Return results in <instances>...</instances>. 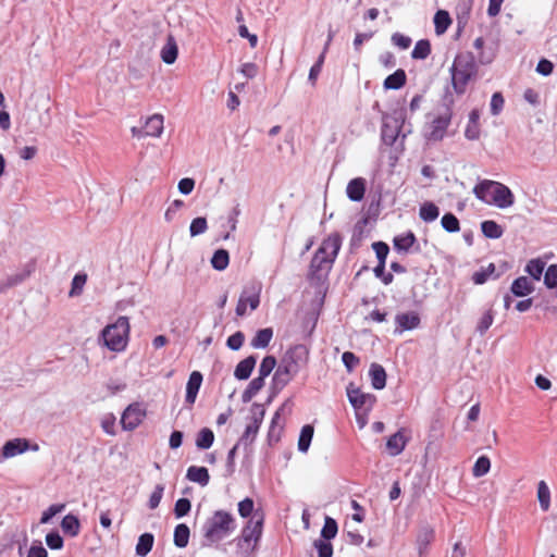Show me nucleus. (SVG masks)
I'll list each match as a JSON object with an SVG mask.
<instances>
[{
	"label": "nucleus",
	"instance_id": "obj_22",
	"mask_svg": "<svg viewBox=\"0 0 557 557\" xmlns=\"http://www.w3.org/2000/svg\"><path fill=\"white\" fill-rule=\"evenodd\" d=\"M61 529L64 534L70 535L71 537L77 536L81 531L79 519L73 513H67L61 521Z\"/></svg>",
	"mask_w": 557,
	"mask_h": 557
},
{
	"label": "nucleus",
	"instance_id": "obj_31",
	"mask_svg": "<svg viewBox=\"0 0 557 557\" xmlns=\"http://www.w3.org/2000/svg\"><path fill=\"white\" fill-rule=\"evenodd\" d=\"M434 540V530L430 527H424L419 531L417 536V546L419 555L422 556L426 553L428 546Z\"/></svg>",
	"mask_w": 557,
	"mask_h": 557
},
{
	"label": "nucleus",
	"instance_id": "obj_43",
	"mask_svg": "<svg viewBox=\"0 0 557 557\" xmlns=\"http://www.w3.org/2000/svg\"><path fill=\"white\" fill-rule=\"evenodd\" d=\"M431 53V44L428 39H420L417 41L411 58L414 60H425Z\"/></svg>",
	"mask_w": 557,
	"mask_h": 557
},
{
	"label": "nucleus",
	"instance_id": "obj_59",
	"mask_svg": "<svg viewBox=\"0 0 557 557\" xmlns=\"http://www.w3.org/2000/svg\"><path fill=\"white\" fill-rule=\"evenodd\" d=\"M87 280V275L84 273H77L72 280V287L70 290V296H77L82 293L83 286L85 285Z\"/></svg>",
	"mask_w": 557,
	"mask_h": 557
},
{
	"label": "nucleus",
	"instance_id": "obj_8",
	"mask_svg": "<svg viewBox=\"0 0 557 557\" xmlns=\"http://www.w3.org/2000/svg\"><path fill=\"white\" fill-rule=\"evenodd\" d=\"M264 517L262 512L256 511L252 517L247 521L242 530L240 536L235 539L238 548H244V545H249L251 542L257 544L262 535Z\"/></svg>",
	"mask_w": 557,
	"mask_h": 557
},
{
	"label": "nucleus",
	"instance_id": "obj_51",
	"mask_svg": "<svg viewBox=\"0 0 557 557\" xmlns=\"http://www.w3.org/2000/svg\"><path fill=\"white\" fill-rule=\"evenodd\" d=\"M208 230V222L205 216H197L193 219L189 225V234L191 237L199 236Z\"/></svg>",
	"mask_w": 557,
	"mask_h": 557
},
{
	"label": "nucleus",
	"instance_id": "obj_26",
	"mask_svg": "<svg viewBox=\"0 0 557 557\" xmlns=\"http://www.w3.org/2000/svg\"><path fill=\"white\" fill-rule=\"evenodd\" d=\"M154 536L152 533H143L137 541L135 552L139 557H146L152 549Z\"/></svg>",
	"mask_w": 557,
	"mask_h": 557
},
{
	"label": "nucleus",
	"instance_id": "obj_63",
	"mask_svg": "<svg viewBox=\"0 0 557 557\" xmlns=\"http://www.w3.org/2000/svg\"><path fill=\"white\" fill-rule=\"evenodd\" d=\"M504 103H505V100H504L503 95L498 91L494 92L492 95L491 103H490L491 113L493 115H498L504 108Z\"/></svg>",
	"mask_w": 557,
	"mask_h": 557
},
{
	"label": "nucleus",
	"instance_id": "obj_62",
	"mask_svg": "<svg viewBox=\"0 0 557 557\" xmlns=\"http://www.w3.org/2000/svg\"><path fill=\"white\" fill-rule=\"evenodd\" d=\"M253 500L250 497H246L238 503V513L243 518L252 517L253 512Z\"/></svg>",
	"mask_w": 557,
	"mask_h": 557
},
{
	"label": "nucleus",
	"instance_id": "obj_47",
	"mask_svg": "<svg viewBox=\"0 0 557 557\" xmlns=\"http://www.w3.org/2000/svg\"><path fill=\"white\" fill-rule=\"evenodd\" d=\"M441 225L447 233H457L460 230V222L451 212H447L442 216Z\"/></svg>",
	"mask_w": 557,
	"mask_h": 557
},
{
	"label": "nucleus",
	"instance_id": "obj_30",
	"mask_svg": "<svg viewBox=\"0 0 557 557\" xmlns=\"http://www.w3.org/2000/svg\"><path fill=\"white\" fill-rule=\"evenodd\" d=\"M178 54L177 45L172 36H169L166 44L161 50V59L165 64H173Z\"/></svg>",
	"mask_w": 557,
	"mask_h": 557
},
{
	"label": "nucleus",
	"instance_id": "obj_18",
	"mask_svg": "<svg viewBox=\"0 0 557 557\" xmlns=\"http://www.w3.org/2000/svg\"><path fill=\"white\" fill-rule=\"evenodd\" d=\"M257 357L250 355L239 361L234 370V376L239 381L248 380L256 367Z\"/></svg>",
	"mask_w": 557,
	"mask_h": 557
},
{
	"label": "nucleus",
	"instance_id": "obj_1",
	"mask_svg": "<svg viewBox=\"0 0 557 557\" xmlns=\"http://www.w3.org/2000/svg\"><path fill=\"white\" fill-rule=\"evenodd\" d=\"M309 360V349L297 344L288 348L282 357L272 377V389L277 395L299 372Z\"/></svg>",
	"mask_w": 557,
	"mask_h": 557
},
{
	"label": "nucleus",
	"instance_id": "obj_44",
	"mask_svg": "<svg viewBox=\"0 0 557 557\" xmlns=\"http://www.w3.org/2000/svg\"><path fill=\"white\" fill-rule=\"evenodd\" d=\"M338 525L335 519L326 516L324 520V524L321 530V540L331 541L337 534Z\"/></svg>",
	"mask_w": 557,
	"mask_h": 557
},
{
	"label": "nucleus",
	"instance_id": "obj_5",
	"mask_svg": "<svg viewBox=\"0 0 557 557\" xmlns=\"http://www.w3.org/2000/svg\"><path fill=\"white\" fill-rule=\"evenodd\" d=\"M129 329L128 318L121 315L100 332L98 341L111 351H123L127 345Z\"/></svg>",
	"mask_w": 557,
	"mask_h": 557
},
{
	"label": "nucleus",
	"instance_id": "obj_46",
	"mask_svg": "<svg viewBox=\"0 0 557 557\" xmlns=\"http://www.w3.org/2000/svg\"><path fill=\"white\" fill-rule=\"evenodd\" d=\"M258 433H259V430L256 429V426L247 424L243 435L240 436V438L236 443V445H238V446L242 445V446H244V449L247 450L251 446V444L255 442Z\"/></svg>",
	"mask_w": 557,
	"mask_h": 557
},
{
	"label": "nucleus",
	"instance_id": "obj_19",
	"mask_svg": "<svg viewBox=\"0 0 557 557\" xmlns=\"http://www.w3.org/2000/svg\"><path fill=\"white\" fill-rule=\"evenodd\" d=\"M371 384L374 389H383L386 386V371L383 366L372 363L369 369Z\"/></svg>",
	"mask_w": 557,
	"mask_h": 557
},
{
	"label": "nucleus",
	"instance_id": "obj_39",
	"mask_svg": "<svg viewBox=\"0 0 557 557\" xmlns=\"http://www.w3.org/2000/svg\"><path fill=\"white\" fill-rule=\"evenodd\" d=\"M230 263V253L226 249L220 248L213 252L211 265L216 271H223Z\"/></svg>",
	"mask_w": 557,
	"mask_h": 557
},
{
	"label": "nucleus",
	"instance_id": "obj_2",
	"mask_svg": "<svg viewBox=\"0 0 557 557\" xmlns=\"http://www.w3.org/2000/svg\"><path fill=\"white\" fill-rule=\"evenodd\" d=\"M341 244L338 235L329 236L314 252L308 272V280L312 284H320L327 277Z\"/></svg>",
	"mask_w": 557,
	"mask_h": 557
},
{
	"label": "nucleus",
	"instance_id": "obj_58",
	"mask_svg": "<svg viewBox=\"0 0 557 557\" xmlns=\"http://www.w3.org/2000/svg\"><path fill=\"white\" fill-rule=\"evenodd\" d=\"M313 546L315 547L319 557L333 556V545L330 541H323L319 539L314 541Z\"/></svg>",
	"mask_w": 557,
	"mask_h": 557
},
{
	"label": "nucleus",
	"instance_id": "obj_50",
	"mask_svg": "<svg viewBox=\"0 0 557 557\" xmlns=\"http://www.w3.org/2000/svg\"><path fill=\"white\" fill-rule=\"evenodd\" d=\"M491 469V460L487 456H480L474 462L472 473L475 478L485 475Z\"/></svg>",
	"mask_w": 557,
	"mask_h": 557
},
{
	"label": "nucleus",
	"instance_id": "obj_27",
	"mask_svg": "<svg viewBox=\"0 0 557 557\" xmlns=\"http://www.w3.org/2000/svg\"><path fill=\"white\" fill-rule=\"evenodd\" d=\"M273 337V330L265 327L257 331L256 335L251 339L250 346L255 349L267 348Z\"/></svg>",
	"mask_w": 557,
	"mask_h": 557
},
{
	"label": "nucleus",
	"instance_id": "obj_42",
	"mask_svg": "<svg viewBox=\"0 0 557 557\" xmlns=\"http://www.w3.org/2000/svg\"><path fill=\"white\" fill-rule=\"evenodd\" d=\"M250 425L256 426V429L260 430V426L263 422L265 416L264 405L259 403H253L250 408Z\"/></svg>",
	"mask_w": 557,
	"mask_h": 557
},
{
	"label": "nucleus",
	"instance_id": "obj_37",
	"mask_svg": "<svg viewBox=\"0 0 557 557\" xmlns=\"http://www.w3.org/2000/svg\"><path fill=\"white\" fill-rule=\"evenodd\" d=\"M495 264L490 263L486 268H481L479 271H475L472 275V282L475 285H482L488 281V278L494 277L497 278L499 274L495 273Z\"/></svg>",
	"mask_w": 557,
	"mask_h": 557
},
{
	"label": "nucleus",
	"instance_id": "obj_38",
	"mask_svg": "<svg viewBox=\"0 0 557 557\" xmlns=\"http://www.w3.org/2000/svg\"><path fill=\"white\" fill-rule=\"evenodd\" d=\"M214 442V433L209 428H202L196 437V446L198 449L206 450L209 449Z\"/></svg>",
	"mask_w": 557,
	"mask_h": 557
},
{
	"label": "nucleus",
	"instance_id": "obj_7",
	"mask_svg": "<svg viewBox=\"0 0 557 557\" xmlns=\"http://www.w3.org/2000/svg\"><path fill=\"white\" fill-rule=\"evenodd\" d=\"M406 109L395 110L393 115L383 116V123L381 128V139L386 146H393L398 136L403 133V137H406V133H410V129H405L406 121Z\"/></svg>",
	"mask_w": 557,
	"mask_h": 557
},
{
	"label": "nucleus",
	"instance_id": "obj_54",
	"mask_svg": "<svg viewBox=\"0 0 557 557\" xmlns=\"http://www.w3.org/2000/svg\"><path fill=\"white\" fill-rule=\"evenodd\" d=\"M372 249L374 250L377 263L386 264V258L389 253V247L384 242H375L372 244Z\"/></svg>",
	"mask_w": 557,
	"mask_h": 557
},
{
	"label": "nucleus",
	"instance_id": "obj_48",
	"mask_svg": "<svg viewBox=\"0 0 557 557\" xmlns=\"http://www.w3.org/2000/svg\"><path fill=\"white\" fill-rule=\"evenodd\" d=\"M276 364H277V361L274 356H272V355L265 356L259 366L258 376H261L262 379H267L271 374V372L274 370Z\"/></svg>",
	"mask_w": 557,
	"mask_h": 557
},
{
	"label": "nucleus",
	"instance_id": "obj_34",
	"mask_svg": "<svg viewBox=\"0 0 557 557\" xmlns=\"http://www.w3.org/2000/svg\"><path fill=\"white\" fill-rule=\"evenodd\" d=\"M440 215L438 207L432 201H425L420 206L419 216L425 223L434 222Z\"/></svg>",
	"mask_w": 557,
	"mask_h": 557
},
{
	"label": "nucleus",
	"instance_id": "obj_11",
	"mask_svg": "<svg viewBox=\"0 0 557 557\" xmlns=\"http://www.w3.org/2000/svg\"><path fill=\"white\" fill-rule=\"evenodd\" d=\"M449 72H457L476 76L478 67L474 55L471 52L457 54L449 69Z\"/></svg>",
	"mask_w": 557,
	"mask_h": 557
},
{
	"label": "nucleus",
	"instance_id": "obj_12",
	"mask_svg": "<svg viewBox=\"0 0 557 557\" xmlns=\"http://www.w3.org/2000/svg\"><path fill=\"white\" fill-rule=\"evenodd\" d=\"M347 397L349 403L356 410H360L362 408L371 409L373 404L375 403L374 395L366 394L361 392L360 388L354 387L352 384H350L347 387Z\"/></svg>",
	"mask_w": 557,
	"mask_h": 557
},
{
	"label": "nucleus",
	"instance_id": "obj_55",
	"mask_svg": "<svg viewBox=\"0 0 557 557\" xmlns=\"http://www.w3.org/2000/svg\"><path fill=\"white\" fill-rule=\"evenodd\" d=\"M544 284L547 288L557 287V263L548 265L544 273Z\"/></svg>",
	"mask_w": 557,
	"mask_h": 557
},
{
	"label": "nucleus",
	"instance_id": "obj_49",
	"mask_svg": "<svg viewBox=\"0 0 557 557\" xmlns=\"http://www.w3.org/2000/svg\"><path fill=\"white\" fill-rule=\"evenodd\" d=\"M493 321H494V311L492 308H490L483 313V315L478 321L475 331L480 335H484L487 332V330L491 327V325L493 324Z\"/></svg>",
	"mask_w": 557,
	"mask_h": 557
},
{
	"label": "nucleus",
	"instance_id": "obj_35",
	"mask_svg": "<svg viewBox=\"0 0 557 557\" xmlns=\"http://www.w3.org/2000/svg\"><path fill=\"white\" fill-rule=\"evenodd\" d=\"M482 234L490 239H498L504 234V228L493 220L481 222Z\"/></svg>",
	"mask_w": 557,
	"mask_h": 557
},
{
	"label": "nucleus",
	"instance_id": "obj_28",
	"mask_svg": "<svg viewBox=\"0 0 557 557\" xmlns=\"http://www.w3.org/2000/svg\"><path fill=\"white\" fill-rule=\"evenodd\" d=\"M265 379L257 376L252 379L242 394V401L249 403L264 386Z\"/></svg>",
	"mask_w": 557,
	"mask_h": 557
},
{
	"label": "nucleus",
	"instance_id": "obj_9",
	"mask_svg": "<svg viewBox=\"0 0 557 557\" xmlns=\"http://www.w3.org/2000/svg\"><path fill=\"white\" fill-rule=\"evenodd\" d=\"M39 449L38 444H30L27 438L16 437L7 441L1 448V458L9 459L17 455H21L27 450L37 451Z\"/></svg>",
	"mask_w": 557,
	"mask_h": 557
},
{
	"label": "nucleus",
	"instance_id": "obj_10",
	"mask_svg": "<svg viewBox=\"0 0 557 557\" xmlns=\"http://www.w3.org/2000/svg\"><path fill=\"white\" fill-rule=\"evenodd\" d=\"M146 417V410L141 404L133 403L126 407L121 417V425L125 431L135 430Z\"/></svg>",
	"mask_w": 557,
	"mask_h": 557
},
{
	"label": "nucleus",
	"instance_id": "obj_16",
	"mask_svg": "<svg viewBox=\"0 0 557 557\" xmlns=\"http://www.w3.org/2000/svg\"><path fill=\"white\" fill-rule=\"evenodd\" d=\"M203 376L199 371H193L186 384L185 404L191 407L197 398L198 392L201 387Z\"/></svg>",
	"mask_w": 557,
	"mask_h": 557
},
{
	"label": "nucleus",
	"instance_id": "obj_36",
	"mask_svg": "<svg viewBox=\"0 0 557 557\" xmlns=\"http://www.w3.org/2000/svg\"><path fill=\"white\" fill-rule=\"evenodd\" d=\"M313 434H314L313 425L305 424L301 428L299 438H298V450L300 453L308 451L311 441H312V437H313Z\"/></svg>",
	"mask_w": 557,
	"mask_h": 557
},
{
	"label": "nucleus",
	"instance_id": "obj_6",
	"mask_svg": "<svg viewBox=\"0 0 557 557\" xmlns=\"http://www.w3.org/2000/svg\"><path fill=\"white\" fill-rule=\"evenodd\" d=\"M445 109L438 115L434 116L424 126V138L426 141H441L446 135L447 128L451 123L454 98L451 91L447 88L443 98Z\"/></svg>",
	"mask_w": 557,
	"mask_h": 557
},
{
	"label": "nucleus",
	"instance_id": "obj_21",
	"mask_svg": "<svg viewBox=\"0 0 557 557\" xmlns=\"http://www.w3.org/2000/svg\"><path fill=\"white\" fill-rule=\"evenodd\" d=\"M417 243V237L413 232L408 231L394 237L393 245L398 252H408L410 248Z\"/></svg>",
	"mask_w": 557,
	"mask_h": 557
},
{
	"label": "nucleus",
	"instance_id": "obj_40",
	"mask_svg": "<svg viewBox=\"0 0 557 557\" xmlns=\"http://www.w3.org/2000/svg\"><path fill=\"white\" fill-rule=\"evenodd\" d=\"M451 24V18L447 11L438 10L434 15L435 32L437 35L444 34Z\"/></svg>",
	"mask_w": 557,
	"mask_h": 557
},
{
	"label": "nucleus",
	"instance_id": "obj_25",
	"mask_svg": "<svg viewBox=\"0 0 557 557\" xmlns=\"http://www.w3.org/2000/svg\"><path fill=\"white\" fill-rule=\"evenodd\" d=\"M406 79V72L403 69H398L384 79L383 87L385 89L397 90L405 86Z\"/></svg>",
	"mask_w": 557,
	"mask_h": 557
},
{
	"label": "nucleus",
	"instance_id": "obj_23",
	"mask_svg": "<svg viewBox=\"0 0 557 557\" xmlns=\"http://www.w3.org/2000/svg\"><path fill=\"white\" fill-rule=\"evenodd\" d=\"M534 287L525 276H519L511 283L510 290L516 297H524L533 292Z\"/></svg>",
	"mask_w": 557,
	"mask_h": 557
},
{
	"label": "nucleus",
	"instance_id": "obj_3",
	"mask_svg": "<svg viewBox=\"0 0 557 557\" xmlns=\"http://www.w3.org/2000/svg\"><path fill=\"white\" fill-rule=\"evenodd\" d=\"M236 530L234 516L225 510H215L202 524L201 547H211L228 537Z\"/></svg>",
	"mask_w": 557,
	"mask_h": 557
},
{
	"label": "nucleus",
	"instance_id": "obj_17",
	"mask_svg": "<svg viewBox=\"0 0 557 557\" xmlns=\"http://www.w3.org/2000/svg\"><path fill=\"white\" fill-rule=\"evenodd\" d=\"M366 193V180L356 177L349 181L346 187V194L349 200L359 202L363 199Z\"/></svg>",
	"mask_w": 557,
	"mask_h": 557
},
{
	"label": "nucleus",
	"instance_id": "obj_14",
	"mask_svg": "<svg viewBox=\"0 0 557 557\" xmlns=\"http://www.w3.org/2000/svg\"><path fill=\"white\" fill-rule=\"evenodd\" d=\"M37 262L35 259H30L17 271L15 274L9 275L5 280L4 287H15L23 284L28 280L36 271Z\"/></svg>",
	"mask_w": 557,
	"mask_h": 557
},
{
	"label": "nucleus",
	"instance_id": "obj_57",
	"mask_svg": "<svg viewBox=\"0 0 557 557\" xmlns=\"http://www.w3.org/2000/svg\"><path fill=\"white\" fill-rule=\"evenodd\" d=\"M65 508V505L64 504H53L51 506H49L41 515V518H40V523L42 524H46V523H49L51 521V519L60 513L61 511H63Z\"/></svg>",
	"mask_w": 557,
	"mask_h": 557
},
{
	"label": "nucleus",
	"instance_id": "obj_15",
	"mask_svg": "<svg viewBox=\"0 0 557 557\" xmlns=\"http://www.w3.org/2000/svg\"><path fill=\"white\" fill-rule=\"evenodd\" d=\"M406 432L407 431L405 429H399L396 433H394L387 438L386 448L391 456L395 457L404 451L406 445L410 440V437L406 435Z\"/></svg>",
	"mask_w": 557,
	"mask_h": 557
},
{
	"label": "nucleus",
	"instance_id": "obj_45",
	"mask_svg": "<svg viewBox=\"0 0 557 557\" xmlns=\"http://www.w3.org/2000/svg\"><path fill=\"white\" fill-rule=\"evenodd\" d=\"M545 269V262L541 259H532L525 265V272L535 281H540Z\"/></svg>",
	"mask_w": 557,
	"mask_h": 557
},
{
	"label": "nucleus",
	"instance_id": "obj_20",
	"mask_svg": "<svg viewBox=\"0 0 557 557\" xmlns=\"http://www.w3.org/2000/svg\"><path fill=\"white\" fill-rule=\"evenodd\" d=\"M186 479L201 486H207L210 481V474L206 467L190 466L187 469Z\"/></svg>",
	"mask_w": 557,
	"mask_h": 557
},
{
	"label": "nucleus",
	"instance_id": "obj_53",
	"mask_svg": "<svg viewBox=\"0 0 557 557\" xmlns=\"http://www.w3.org/2000/svg\"><path fill=\"white\" fill-rule=\"evenodd\" d=\"M46 544L50 549L58 550L64 545L63 537L57 530L50 531L46 535Z\"/></svg>",
	"mask_w": 557,
	"mask_h": 557
},
{
	"label": "nucleus",
	"instance_id": "obj_24",
	"mask_svg": "<svg viewBox=\"0 0 557 557\" xmlns=\"http://www.w3.org/2000/svg\"><path fill=\"white\" fill-rule=\"evenodd\" d=\"M144 127L147 136H161L163 132V116L161 114H153L147 119Z\"/></svg>",
	"mask_w": 557,
	"mask_h": 557
},
{
	"label": "nucleus",
	"instance_id": "obj_61",
	"mask_svg": "<svg viewBox=\"0 0 557 557\" xmlns=\"http://www.w3.org/2000/svg\"><path fill=\"white\" fill-rule=\"evenodd\" d=\"M342 361H343L347 372H349V373H351L360 362L359 358L351 351L343 352Z\"/></svg>",
	"mask_w": 557,
	"mask_h": 557
},
{
	"label": "nucleus",
	"instance_id": "obj_32",
	"mask_svg": "<svg viewBox=\"0 0 557 557\" xmlns=\"http://www.w3.org/2000/svg\"><path fill=\"white\" fill-rule=\"evenodd\" d=\"M453 89L457 95H463L467 90L468 83L475 76L450 72Z\"/></svg>",
	"mask_w": 557,
	"mask_h": 557
},
{
	"label": "nucleus",
	"instance_id": "obj_60",
	"mask_svg": "<svg viewBox=\"0 0 557 557\" xmlns=\"http://www.w3.org/2000/svg\"><path fill=\"white\" fill-rule=\"evenodd\" d=\"M244 341H245V335L243 332L240 331H237L235 332L234 334H232L227 341H226V346L227 348H230L231 350H239L244 344Z\"/></svg>",
	"mask_w": 557,
	"mask_h": 557
},
{
	"label": "nucleus",
	"instance_id": "obj_64",
	"mask_svg": "<svg viewBox=\"0 0 557 557\" xmlns=\"http://www.w3.org/2000/svg\"><path fill=\"white\" fill-rule=\"evenodd\" d=\"M163 492H164V486L162 484H157L154 486V490L151 493V495L149 497V502H148V507L150 509H156L160 505V502L163 496Z\"/></svg>",
	"mask_w": 557,
	"mask_h": 557
},
{
	"label": "nucleus",
	"instance_id": "obj_4",
	"mask_svg": "<svg viewBox=\"0 0 557 557\" xmlns=\"http://www.w3.org/2000/svg\"><path fill=\"white\" fill-rule=\"evenodd\" d=\"M475 197L486 205L506 209L515 203V195L505 184L491 180L479 182L474 188Z\"/></svg>",
	"mask_w": 557,
	"mask_h": 557
},
{
	"label": "nucleus",
	"instance_id": "obj_41",
	"mask_svg": "<svg viewBox=\"0 0 557 557\" xmlns=\"http://www.w3.org/2000/svg\"><path fill=\"white\" fill-rule=\"evenodd\" d=\"M537 499L543 511H547L550 507V491L545 481L537 484Z\"/></svg>",
	"mask_w": 557,
	"mask_h": 557
},
{
	"label": "nucleus",
	"instance_id": "obj_52",
	"mask_svg": "<svg viewBox=\"0 0 557 557\" xmlns=\"http://www.w3.org/2000/svg\"><path fill=\"white\" fill-rule=\"evenodd\" d=\"M325 61V54L320 53L314 64L310 67L309 75H308V82L314 86L317 83V79L322 71L323 64Z\"/></svg>",
	"mask_w": 557,
	"mask_h": 557
},
{
	"label": "nucleus",
	"instance_id": "obj_56",
	"mask_svg": "<svg viewBox=\"0 0 557 557\" xmlns=\"http://www.w3.org/2000/svg\"><path fill=\"white\" fill-rule=\"evenodd\" d=\"M191 509V503L188 498H178L174 506V515L177 519L188 515Z\"/></svg>",
	"mask_w": 557,
	"mask_h": 557
},
{
	"label": "nucleus",
	"instance_id": "obj_29",
	"mask_svg": "<svg viewBox=\"0 0 557 557\" xmlns=\"http://www.w3.org/2000/svg\"><path fill=\"white\" fill-rule=\"evenodd\" d=\"M260 304V297L259 294H253L249 297H245L244 294L240 295L237 306H236V314L238 317H243L246 314L248 305L251 310H256Z\"/></svg>",
	"mask_w": 557,
	"mask_h": 557
},
{
	"label": "nucleus",
	"instance_id": "obj_33",
	"mask_svg": "<svg viewBox=\"0 0 557 557\" xmlns=\"http://www.w3.org/2000/svg\"><path fill=\"white\" fill-rule=\"evenodd\" d=\"M190 536L189 527L185 523H180L174 529L173 542L178 548H185L188 545Z\"/></svg>",
	"mask_w": 557,
	"mask_h": 557
},
{
	"label": "nucleus",
	"instance_id": "obj_13",
	"mask_svg": "<svg viewBox=\"0 0 557 557\" xmlns=\"http://www.w3.org/2000/svg\"><path fill=\"white\" fill-rule=\"evenodd\" d=\"M421 319L416 311L397 313L395 317L396 327L394 334H401L405 331H412L419 327Z\"/></svg>",
	"mask_w": 557,
	"mask_h": 557
}]
</instances>
